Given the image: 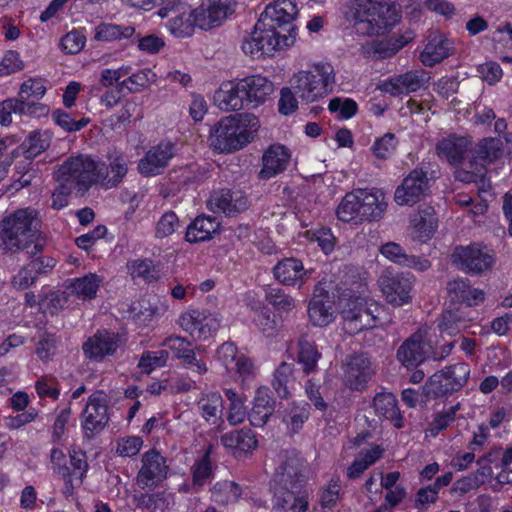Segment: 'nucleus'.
Returning a JSON list of instances; mask_svg holds the SVG:
<instances>
[{
  "instance_id": "41",
  "label": "nucleus",
  "mask_w": 512,
  "mask_h": 512,
  "mask_svg": "<svg viewBox=\"0 0 512 512\" xmlns=\"http://www.w3.org/2000/svg\"><path fill=\"white\" fill-rule=\"evenodd\" d=\"M103 278L95 273H88L82 277L70 280L67 286L70 293L82 300L95 298Z\"/></svg>"
},
{
  "instance_id": "49",
  "label": "nucleus",
  "mask_w": 512,
  "mask_h": 512,
  "mask_svg": "<svg viewBox=\"0 0 512 512\" xmlns=\"http://www.w3.org/2000/svg\"><path fill=\"white\" fill-rule=\"evenodd\" d=\"M294 367L293 364L282 362L275 370L272 380V387L276 394L283 399L290 395L289 385L294 380Z\"/></svg>"
},
{
  "instance_id": "52",
  "label": "nucleus",
  "mask_w": 512,
  "mask_h": 512,
  "mask_svg": "<svg viewBox=\"0 0 512 512\" xmlns=\"http://www.w3.org/2000/svg\"><path fill=\"white\" fill-rule=\"evenodd\" d=\"M153 76L154 74L149 69L140 70L124 79L120 83V89L127 90L128 93L140 92L150 85Z\"/></svg>"
},
{
  "instance_id": "17",
  "label": "nucleus",
  "mask_w": 512,
  "mask_h": 512,
  "mask_svg": "<svg viewBox=\"0 0 512 512\" xmlns=\"http://www.w3.org/2000/svg\"><path fill=\"white\" fill-rule=\"evenodd\" d=\"M427 173L414 169L402 181L394 193V200L398 205H413L421 201L429 191Z\"/></svg>"
},
{
  "instance_id": "51",
  "label": "nucleus",
  "mask_w": 512,
  "mask_h": 512,
  "mask_svg": "<svg viewBox=\"0 0 512 512\" xmlns=\"http://www.w3.org/2000/svg\"><path fill=\"white\" fill-rule=\"evenodd\" d=\"M459 408L460 404H456L447 410L436 413L428 425L427 434L431 437H436L441 431L445 430L455 421Z\"/></svg>"
},
{
  "instance_id": "55",
  "label": "nucleus",
  "mask_w": 512,
  "mask_h": 512,
  "mask_svg": "<svg viewBox=\"0 0 512 512\" xmlns=\"http://www.w3.org/2000/svg\"><path fill=\"white\" fill-rule=\"evenodd\" d=\"M229 371H234L235 375L237 376L236 379L239 380L242 385H245L255 378L257 368L250 358L244 354H240L236 363L230 368Z\"/></svg>"
},
{
  "instance_id": "13",
  "label": "nucleus",
  "mask_w": 512,
  "mask_h": 512,
  "mask_svg": "<svg viewBox=\"0 0 512 512\" xmlns=\"http://www.w3.org/2000/svg\"><path fill=\"white\" fill-rule=\"evenodd\" d=\"M109 421L106 399L101 393L88 398L81 415V428L86 439H92L104 430Z\"/></svg>"
},
{
  "instance_id": "37",
  "label": "nucleus",
  "mask_w": 512,
  "mask_h": 512,
  "mask_svg": "<svg viewBox=\"0 0 512 512\" xmlns=\"http://www.w3.org/2000/svg\"><path fill=\"white\" fill-rule=\"evenodd\" d=\"M198 413L209 424L215 425L221 420L223 399L219 392H203L196 402Z\"/></svg>"
},
{
  "instance_id": "7",
  "label": "nucleus",
  "mask_w": 512,
  "mask_h": 512,
  "mask_svg": "<svg viewBox=\"0 0 512 512\" xmlns=\"http://www.w3.org/2000/svg\"><path fill=\"white\" fill-rule=\"evenodd\" d=\"M501 146V140L498 138L481 140L466 163L469 169L462 167L454 171L455 179L463 183H476L478 194L483 198L490 190V183L485 177L486 165L493 163L501 156Z\"/></svg>"
},
{
  "instance_id": "56",
  "label": "nucleus",
  "mask_w": 512,
  "mask_h": 512,
  "mask_svg": "<svg viewBox=\"0 0 512 512\" xmlns=\"http://www.w3.org/2000/svg\"><path fill=\"white\" fill-rule=\"evenodd\" d=\"M266 300L280 312H290L295 308V300L285 294L280 288H269L266 292Z\"/></svg>"
},
{
  "instance_id": "32",
  "label": "nucleus",
  "mask_w": 512,
  "mask_h": 512,
  "mask_svg": "<svg viewBox=\"0 0 512 512\" xmlns=\"http://www.w3.org/2000/svg\"><path fill=\"white\" fill-rule=\"evenodd\" d=\"M243 89H240V80L223 83L214 95L218 107L224 111H236L246 105Z\"/></svg>"
},
{
  "instance_id": "43",
  "label": "nucleus",
  "mask_w": 512,
  "mask_h": 512,
  "mask_svg": "<svg viewBox=\"0 0 512 512\" xmlns=\"http://www.w3.org/2000/svg\"><path fill=\"white\" fill-rule=\"evenodd\" d=\"M320 358L321 353L317 346L307 338L301 337L298 342L297 362L303 372L307 375L316 372Z\"/></svg>"
},
{
  "instance_id": "9",
  "label": "nucleus",
  "mask_w": 512,
  "mask_h": 512,
  "mask_svg": "<svg viewBox=\"0 0 512 512\" xmlns=\"http://www.w3.org/2000/svg\"><path fill=\"white\" fill-rule=\"evenodd\" d=\"M296 36L294 29H289L287 34H280L259 18L253 32L244 39L241 47L243 52L252 58L272 56L278 50L293 46Z\"/></svg>"
},
{
  "instance_id": "29",
  "label": "nucleus",
  "mask_w": 512,
  "mask_h": 512,
  "mask_svg": "<svg viewBox=\"0 0 512 512\" xmlns=\"http://www.w3.org/2000/svg\"><path fill=\"white\" fill-rule=\"evenodd\" d=\"M318 287L314 290V296L308 306V316L314 326L324 327L335 319L333 299L328 293H317Z\"/></svg>"
},
{
  "instance_id": "62",
  "label": "nucleus",
  "mask_w": 512,
  "mask_h": 512,
  "mask_svg": "<svg viewBox=\"0 0 512 512\" xmlns=\"http://www.w3.org/2000/svg\"><path fill=\"white\" fill-rule=\"evenodd\" d=\"M46 93V87L42 79L38 78H30L24 81L19 90L18 96L22 99L29 100L33 99H41Z\"/></svg>"
},
{
  "instance_id": "26",
  "label": "nucleus",
  "mask_w": 512,
  "mask_h": 512,
  "mask_svg": "<svg viewBox=\"0 0 512 512\" xmlns=\"http://www.w3.org/2000/svg\"><path fill=\"white\" fill-rule=\"evenodd\" d=\"M290 158V151L284 145H270L263 153L259 178L267 180L282 173L286 170Z\"/></svg>"
},
{
  "instance_id": "8",
  "label": "nucleus",
  "mask_w": 512,
  "mask_h": 512,
  "mask_svg": "<svg viewBox=\"0 0 512 512\" xmlns=\"http://www.w3.org/2000/svg\"><path fill=\"white\" fill-rule=\"evenodd\" d=\"M104 163L89 155L71 156L57 169L55 178L76 191L84 193L103 176Z\"/></svg>"
},
{
  "instance_id": "22",
  "label": "nucleus",
  "mask_w": 512,
  "mask_h": 512,
  "mask_svg": "<svg viewBox=\"0 0 512 512\" xmlns=\"http://www.w3.org/2000/svg\"><path fill=\"white\" fill-rule=\"evenodd\" d=\"M373 374L370 360L360 354L347 359L343 365V383L352 390L363 389Z\"/></svg>"
},
{
  "instance_id": "24",
  "label": "nucleus",
  "mask_w": 512,
  "mask_h": 512,
  "mask_svg": "<svg viewBox=\"0 0 512 512\" xmlns=\"http://www.w3.org/2000/svg\"><path fill=\"white\" fill-rule=\"evenodd\" d=\"M175 155V146L171 142H161L152 147L138 164L139 172L144 176L159 174Z\"/></svg>"
},
{
  "instance_id": "44",
  "label": "nucleus",
  "mask_w": 512,
  "mask_h": 512,
  "mask_svg": "<svg viewBox=\"0 0 512 512\" xmlns=\"http://www.w3.org/2000/svg\"><path fill=\"white\" fill-rule=\"evenodd\" d=\"M309 416L308 404L293 403L284 410L282 421L286 425L287 430L295 434L302 429L304 423L309 419Z\"/></svg>"
},
{
  "instance_id": "2",
  "label": "nucleus",
  "mask_w": 512,
  "mask_h": 512,
  "mask_svg": "<svg viewBox=\"0 0 512 512\" xmlns=\"http://www.w3.org/2000/svg\"><path fill=\"white\" fill-rule=\"evenodd\" d=\"M39 213L36 209L21 208L0 221V246L10 252L27 250L35 255L42 250L39 233Z\"/></svg>"
},
{
  "instance_id": "64",
  "label": "nucleus",
  "mask_w": 512,
  "mask_h": 512,
  "mask_svg": "<svg viewBox=\"0 0 512 512\" xmlns=\"http://www.w3.org/2000/svg\"><path fill=\"white\" fill-rule=\"evenodd\" d=\"M24 68V62L17 51H7L0 62V77L8 76Z\"/></svg>"
},
{
  "instance_id": "54",
  "label": "nucleus",
  "mask_w": 512,
  "mask_h": 512,
  "mask_svg": "<svg viewBox=\"0 0 512 512\" xmlns=\"http://www.w3.org/2000/svg\"><path fill=\"white\" fill-rule=\"evenodd\" d=\"M328 109L337 118L349 119L356 114L358 105L350 98L335 97L329 101Z\"/></svg>"
},
{
  "instance_id": "45",
  "label": "nucleus",
  "mask_w": 512,
  "mask_h": 512,
  "mask_svg": "<svg viewBox=\"0 0 512 512\" xmlns=\"http://www.w3.org/2000/svg\"><path fill=\"white\" fill-rule=\"evenodd\" d=\"M360 207L357 190L347 193L337 207V217L343 222L361 223Z\"/></svg>"
},
{
  "instance_id": "50",
  "label": "nucleus",
  "mask_w": 512,
  "mask_h": 512,
  "mask_svg": "<svg viewBox=\"0 0 512 512\" xmlns=\"http://www.w3.org/2000/svg\"><path fill=\"white\" fill-rule=\"evenodd\" d=\"M212 452V446H208L204 455L195 462L192 467V481L194 486H203L212 476V464L210 461V455Z\"/></svg>"
},
{
  "instance_id": "36",
  "label": "nucleus",
  "mask_w": 512,
  "mask_h": 512,
  "mask_svg": "<svg viewBox=\"0 0 512 512\" xmlns=\"http://www.w3.org/2000/svg\"><path fill=\"white\" fill-rule=\"evenodd\" d=\"M412 235L420 242L428 241L437 228V218L433 207L427 206L411 219Z\"/></svg>"
},
{
  "instance_id": "3",
  "label": "nucleus",
  "mask_w": 512,
  "mask_h": 512,
  "mask_svg": "<svg viewBox=\"0 0 512 512\" xmlns=\"http://www.w3.org/2000/svg\"><path fill=\"white\" fill-rule=\"evenodd\" d=\"M356 30L363 35H380L395 26L399 12L389 0H352L348 12Z\"/></svg>"
},
{
  "instance_id": "59",
  "label": "nucleus",
  "mask_w": 512,
  "mask_h": 512,
  "mask_svg": "<svg viewBox=\"0 0 512 512\" xmlns=\"http://www.w3.org/2000/svg\"><path fill=\"white\" fill-rule=\"evenodd\" d=\"M6 109H12L14 114L32 115L37 112H44L46 107L39 103L29 102L27 99L10 98L6 100Z\"/></svg>"
},
{
  "instance_id": "35",
  "label": "nucleus",
  "mask_w": 512,
  "mask_h": 512,
  "mask_svg": "<svg viewBox=\"0 0 512 512\" xmlns=\"http://www.w3.org/2000/svg\"><path fill=\"white\" fill-rule=\"evenodd\" d=\"M220 441L221 444L235 456L250 452L257 446L255 435L249 429L225 433L221 436Z\"/></svg>"
},
{
  "instance_id": "38",
  "label": "nucleus",
  "mask_w": 512,
  "mask_h": 512,
  "mask_svg": "<svg viewBox=\"0 0 512 512\" xmlns=\"http://www.w3.org/2000/svg\"><path fill=\"white\" fill-rule=\"evenodd\" d=\"M375 413L392 422L396 428L403 426V417L397 405L396 397L389 392L378 393L373 399Z\"/></svg>"
},
{
  "instance_id": "15",
  "label": "nucleus",
  "mask_w": 512,
  "mask_h": 512,
  "mask_svg": "<svg viewBox=\"0 0 512 512\" xmlns=\"http://www.w3.org/2000/svg\"><path fill=\"white\" fill-rule=\"evenodd\" d=\"M142 466L136 482L142 489H154L167 477L166 459L156 450H149L142 456Z\"/></svg>"
},
{
  "instance_id": "5",
  "label": "nucleus",
  "mask_w": 512,
  "mask_h": 512,
  "mask_svg": "<svg viewBox=\"0 0 512 512\" xmlns=\"http://www.w3.org/2000/svg\"><path fill=\"white\" fill-rule=\"evenodd\" d=\"M339 307L345 329L350 334L382 327L392 321L391 314L385 306L373 299L361 296L341 298Z\"/></svg>"
},
{
  "instance_id": "12",
  "label": "nucleus",
  "mask_w": 512,
  "mask_h": 512,
  "mask_svg": "<svg viewBox=\"0 0 512 512\" xmlns=\"http://www.w3.org/2000/svg\"><path fill=\"white\" fill-rule=\"evenodd\" d=\"M452 259L462 271L482 274L493 267L495 254L480 244H471L456 247L452 254Z\"/></svg>"
},
{
  "instance_id": "30",
  "label": "nucleus",
  "mask_w": 512,
  "mask_h": 512,
  "mask_svg": "<svg viewBox=\"0 0 512 512\" xmlns=\"http://www.w3.org/2000/svg\"><path fill=\"white\" fill-rule=\"evenodd\" d=\"M362 221L380 219L387 207L384 193L379 189H358Z\"/></svg>"
},
{
  "instance_id": "23",
  "label": "nucleus",
  "mask_w": 512,
  "mask_h": 512,
  "mask_svg": "<svg viewBox=\"0 0 512 512\" xmlns=\"http://www.w3.org/2000/svg\"><path fill=\"white\" fill-rule=\"evenodd\" d=\"M208 208L215 213L234 216L247 208V199L241 191L221 189L214 191L208 202Z\"/></svg>"
},
{
  "instance_id": "40",
  "label": "nucleus",
  "mask_w": 512,
  "mask_h": 512,
  "mask_svg": "<svg viewBox=\"0 0 512 512\" xmlns=\"http://www.w3.org/2000/svg\"><path fill=\"white\" fill-rule=\"evenodd\" d=\"M109 169L104 166L100 181L108 188L117 186L122 182L128 172V159L121 153L113 152L108 156Z\"/></svg>"
},
{
  "instance_id": "1",
  "label": "nucleus",
  "mask_w": 512,
  "mask_h": 512,
  "mask_svg": "<svg viewBox=\"0 0 512 512\" xmlns=\"http://www.w3.org/2000/svg\"><path fill=\"white\" fill-rule=\"evenodd\" d=\"M305 462L296 453L286 452L281 456V463L276 470L274 505L286 508L290 505L292 512H307L308 498L303 488L306 484L304 474Z\"/></svg>"
},
{
  "instance_id": "18",
  "label": "nucleus",
  "mask_w": 512,
  "mask_h": 512,
  "mask_svg": "<svg viewBox=\"0 0 512 512\" xmlns=\"http://www.w3.org/2000/svg\"><path fill=\"white\" fill-rule=\"evenodd\" d=\"M501 447H493L476 460L477 469L469 476L460 480L464 490L477 489L480 486L491 483L494 476V468H500Z\"/></svg>"
},
{
  "instance_id": "57",
  "label": "nucleus",
  "mask_w": 512,
  "mask_h": 512,
  "mask_svg": "<svg viewBox=\"0 0 512 512\" xmlns=\"http://www.w3.org/2000/svg\"><path fill=\"white\" fill-rule=\"evenodd\" d=\"M143 446V440L139 436H126L116 440L115 453L120 457H133L137 455Z\"/></svg>"
},
{
  "instance_id": "60",
  "label": "nucleus",
  "mask_w": 512,
  "mask_h": 512,
  "mask_svg": "<svg viewBox=\"0 0 512 512\" xmlns=\"http://www.w3.org/2000/svg\"><path fill=\"white\" fill-rule=\"evenodd\" d=\"M254 323L259 331L266 337H274L278 333V323L275 316L268 310L257 313Z\"/></svg>"
},
{
  "instance_id": "31",
  "label": "nucleus",
  "mask_w": 512,
  "mask_h": 512,
  "mask_svg": "<svg viewBox=\"0 0 512 512\" xmlns=\"http://www.w3.org/2000/svg\"><path fill=\"white\" fill-rule=\"evenodd\" d=\"M275 410V400L266 386L259 387L253 399V406L248 414L250 423L255 427H263Z\"/></svg>"
},
{
  "instance_id": "48",
  "label": "nucleus",
  "mask_w": 512,
  "mask_h": 512,
  "mask_svg": "<svg viewBox=\"0 0 512 512\" xmlns=\"http://www.w3.org/2000/svg\"><path fill=\"white\" fill-rule=\"evenodd\" d=\"M50 145V138L46 133L35 132L31 134L22 145L14 151L23 154L26 160H33L44 152Z\"/></svg>"
},
{
  "instance_id": "58",
  "label": "nucleus",
  "mask_w": 512,
  "mask_h": 512,
  "mask_svg": "<svg viewBox=\"0 0 512 512\" xmlns=\"http://www.w3.org/2000/svg\"><path fill=\"white\" fill-rule=\"evenodd\" d=\"M398 141L393 133H386L382 137L375 140L372 151L379 159H387L396 150Z\"/></svg>"
},
{
  "instance_id": "63",
  "label": "nucleus",
  "mask_w": 512,
  "mask_h": 512,
  "mask_svg": "<svg viewBox=\"0 0 512 512\" xmlns=\"http://www.w3.org/2000/svg\"><path fill=\"white\" fill-rule=\"evenodd\" d=\"M38 259L32 261L27 267L22 268L17 275L13 278V285L19 289H25L29 287L35 281V274L40 270V264Z\"/></svg>"
},
{
  "instance_id": "21",
  "label": "nucleus",
  "mask_w": 512,
  "mask_h": 512,
  "mask_svg": "<svg viewBox=\"0 0 512 512\" xmlns=\"http://www.w3.org/2000/svg\"><path fill=\"white\" fill-rule=\"evenodd\" d=\"M429 79V73L423 69L410 70L385 80L380 89L392 96L409 94L423 88Z\"/></svg>"
},
{
  "instance_id": "34",
  "label": "nucleus",
  "mask_w": 512,
  "mask_h": 512,
  "mask_svg": "<svg viewBox=\"0 0 512 512\" xmlns=\"http://www.w3.org/2000/svg\"><path fill=\"white\" fill-rule=\"evenodd\" d=\"M195 27L193 12L187 5H178L166 23V28L176 38L191 37Z\"/></svg>"
},
{
  "instance_id": "33",
  "label": "nucleus",
  "mask_w": 512,
  "mask_h": 512,
  "mask_svg": "<svg viewBox=\"0 0 512 512\" xmlns=\"http://www.w3.org/2000/svg\"><path fill=\"white\" fill-rule=\"evenodd\" d=\"M453 43L440 34H432L420 55L425 66H433L451 55Z\"/></svg>"
},
{
  "instance_id": "61",
  "label": "nucleus",
  "mask_w": 512,
  "mask_h": 512,
  "mask_svg": "<svg viewBox=\"0 0 512 512\" xmlns=\"http://www.w3.org/2000/svg\"><path fill=\"white\" fill-rule=\"evenodd\" d=\"M85 43V35L81 31L73 30L61 38L60 47L67 54H76L84 48Z\"/></svg>"
},
{
  "instance_id": "27",
  "label": "nucleus",
  "mask_w": 512,
  "mask_h": 512,
  "mask_svg": "<svg viewBox=\"0 0 512 512\" xmlns=\"http://www.w3.org/2000/svg\"><path fill=\"white\" fill-rule=\"evenodd\" d=\"M119 346V338L107 331L98 332L88 338L83 344V351L87 358L102 361L105 357L113 355Z\"/></svg>"
},
{
  "instance_id": "28",
  "label": "nucleus",
  "mask_w": 512,
  "mask_h": 512,
  "mask_svg": "<svg viewBox=\"0 0 512 512\" xmlns=\"http://www.w3.org/2000/svg\"><path fill=\"white\" fill-rule=\"evenodd\" d=\"M240 89H243L246 105L257 107L268 99L274 87L265 76L252 75L240 79Z\"/></svg>"
},
{
  "instance_id": "47",
  "label": "nucleus",
  "mask_w": 512,
  "mask_h": 512,
  "mask_svg": "<svg viewBox=\"0 0 512 512\" xmlns=\"http://www.w3.org/2000/svg\"><path fill=\"white\" fill-rule=\"evenodd\" d=\"M135 28L113 23H102L95 28L94 38L99 41H118L134 35Z\"/></svg>"
},
{
  "instance_id": "10",
  "label": "nucleus",
  "mask_w": 512,
  "mask_h": 512,
  "mask_svg": "<svg viewBox=\"0 0 512 512\" xmlns=\"http://www.w3.org/2000/svg\"><path fill=\"white\" fill-rule=\"evenodd\" d=\"M470 372V367L465 362L446 366L429 378L424 385V392L435 398L457 392L467 384Z\"/></svg>"
},
{
  "instance_id": "25",
  "label": "nucleus",
  "mask_w": 512,
  "mask_h": 512,
  "mask_svg": "<svg viewBox=\"0 0 512 512\" xmlns=\"http://www.w3.org/2000/svg\"><path fill=\"white\" fill-rule=\"evenodd\" d=\"M275 278L285 286H298L306 283L312 270H306L303 263L296 258H284L273 268Z\"/></svg>"
},
{
  "instance_id": "19",
  "label": "nucleus",
  "mask_w": 512,
  "mask_h": 512,
  "mask_svg": "<svg viewBox=\"0 0 512 512\" xmlns=\"http://www.w3.org/2000/svg\"><path fill=\"white\" fill-rule=\"evenodd\" d=\"M298 5L295 0H275L266 6L260 19L275 29H295L294 21L298 16Z\"/></svg>"
},
{
  "instance_id": "16",
  "label": "nucleus",
  "mask_w": 512,
  "mask_h": 512,
  "mask_svg": "<svg viewBox=\"0 0 512 512\" xmlns=\"http://www.w3.org/2000/svg\"><path fill=\"white\" fill-rule=\"evenodd\" d=\"M472 141L467 136L449 134L441 138L435 147L437 156L455 168L465 167L469 169L465 161L466 154L470 150Z\"/></svg>"
},
{
  "instance_id": "39",
  "label": "nucleus",
  "mask_w": 512,
  "mask_h": 512,
  "mask_svg": "<svg viewBox=\"0 0 512 512\" xmlns=\"http://www.w3.org/2000/svg\"><path fill=\"white\" fill-rule=\"evenodd\" d=\"M219 222L215 217L201 215L187 227L185 238L190 243L210 240L217 233Z\"/></svg>"
},
{
  "instance_id": "53",
  "label": "nucleus",
  "mask_w": 512,
  "mask_h": 512,
  "mask_svg": "<svg viewBox=\"0 0 512 512\" xmlns=\"http://www.w3.org/2000/svg\"><path fill=\"white\" fill-rule=\"evenodd\" d=\"M169 358L167 350L144 352L138 362V367L143 373L149 374L156 368L164 367Z\"/></svg>"
},
{
  "instance_id": "11",
  "label": "nucleus",
  "mask_w": 512,
  "mask_h": 512,
  "mask_svg": "<svg viewBox=\"0 0 512 512\" xmlns=\"http://www.w3.org/2000/svg\"><path fill=\"white\" fill-rule=\"evenodd\" d=\"M222 320L217 311L189 308L180 314L177 323L193 339L204 341L219 330Z\"/></svg>"
},
{
  "instance_id": "6",
  "label": "nucleus",
  "mask_w": 512,
  "mask_h": 512,
  "mask_svg": "<svg viewBox=\"0 0 512 512\" xmlns=\"http://www.w3.org/2000/svg\"><path fill=\"white\" fill-rule=\"evenodd\" d=\"M292 89L302 103L318 102L329 95L335 84L334 68L329 63L319 62L310 69L300 70L289 80Z\"/></svg>"
},
{
  "instance_id": "46",
  "label": "nucleus",
  "mask_w": 512,
  "mask_h": 512,
  "mask_svg": "<svg viewBox=\"0 0 512 512\" xmlns=\"http://www.w3.org/2000/svg\"><path fill=\"white\" fill-rule=\"evenodd\" d=\"M242 495L240 486L229 480L218 481L211 490V498L222 505L236 502Z\"/></svg>"
},
{
  "instance_id": "14",
  "label": "nucleus",
  "mask_w": 512,
  "mask_h": 512,
  "mask_svg": "<svg viewBox=\"0 0 512 512\" xmlns=\"http://www.w3.org/2000/svg\"><path fill=\"white\" fill-rule=\"evenodd\" d=\"M378 284L382 295L393 306H403L411 302L413 281L404 274L383 273Z\"/></svg>"
},
{
  "instance_id": "42",
  "label": "nucleus",
  "mask_w": 512,
  "mask_h": 512,
  "mask_svg": "<svg viewBox=\"0 0 512 512\" xmlns=\"http://www.w3.org/2000/svg\"><path fill=\"white\" fill-rule=\"evenodd\" d=\"M472 319L460 309L443 312L438 320V329L442 335L455 336L469 326Z\"/></svg>"
},
{
  "instance_id": "4",
  "label": "nucleus",
  "mask_w": 512,
  "mask_h": 512,
  "mask_svg": "<svg viewBox=\"0 0 512 512\" xmlns=\"http://www.w3.org/2000/svg\"><path fill=\"white\" fill-rule=\"evenodd\" d=\"M259 127L258 118L251 113L224 117L212 129L211 146L225 153L242 149L254 139Z\"/></svg>"
},
{
  "instance_id": "20",
  "label": "nucleus",
  "mask_w": 512,
  "mask_h": 512,
  "mask_svg": "<svg viewBox=\"0 0 512 512\" xmlns=\"http://www.w3.org/2000/svg\"><path fill=\"white\" fill-rule=\"evenodd\" d=\"M427 334L426 328H420L399 347L397 358L404 366H418L429 357L431 345L426 341Z\"/></svg>"
}]
</instances>
